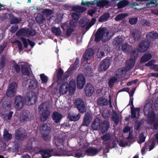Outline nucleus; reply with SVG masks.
Wrapping results in <instances>:
<instances>
[{
    "mask_svg": "<svg viewBox=\"0 0 158 158\" xmlns=\"http://www.w3.org/2000/svg\"><path fill=\"white\" fill-rule=\"evenodd\" d=\"M64 73V71L61 68H59L56 71L57 82L58 85L61 84L63 82V77L62 76Z\"/></svg>",
    "mask_w": 158,
    "mask_h": 158,
    "instance_id": "obj_21",
    "label": "nucleus"
},
{
    "mask_svg": "<svg viewBox=\"0 0 158 158\" xmlns=\"http://www.w3.org/2000/svg\"><path fill=\"white\" fill-rule=\"evenodd\" d=\"M100 120L98 118H96L91 124V128L93 130H98L100 129Z\"/></svg>",
    "mask_w": 158,
    "mask_h": 158,
    "instance_id": "obj_25",
    "label": "nucleus"
},
{
    "mask_svg": "<svg viewBox=\"0 0 158 158\" xmlns=\"http://www.w3.org/2000/svg\"><path fill=\"white\" fill-rule=\"evenodd\" d=\"M76 87H72L69 86L68 90L70 94L72 95L74 94L76 89Z\"/></svg>",
    "mask_w": 158,
    "mask_h": 158,
    "instance_id": "obj_62",
    "label": "nucleus"
},
{
    "mask_svg": "<svg viewBox=\"0 0 158 158\" xmlns=\"http://www.w3.org/2000/svg\"><path fill=\"white\" fill-rule=\"evenodd\" d=\"M152 56L151 53L146 52L144 54L141 58L140 62L143 64L148 61L152 58Z\"/></svg>",
    "mask_w": 158,
    "mask_h": 158,
    "instance_id": "obj_26",
    "label": "nucleus"
},
{
    "mask_svg": "<svg viewBox=\"0 0 158 158\" xmlns=\"http://www.w3.org/2000/svg\"><path fill=\"white\" fill-rule=\"evenodd\" d=\"M135 63V60L132 58H130L126 61L125 69L127 71H128L132 68Z\"/></svg>",
    "mask_w": 158,
    "mask_h": 158,
    "instance_id": "obj_23",
    "label": "nucleus"
},
{
    "mask_svg": "<svg viewBox=\"0 0 158 158\" xmlns=\"http://www.w3.org/2000/svg\"><path fill=\"white\" fill-rule=\"evenodd\" d=\"M20 39L23 44L24 47L27 48L28 45L26 38L22 37L20 38Z\"/></svg>",
    "mask_w": 158,
    "mask_h": 158,
    "instance_id": "obj_61",
    "label": "nucleus"
},
{
    "mask_svg": "<svg viewBox=\"0 0 158 158\" xmlns=\"http://www.w3.org/2000/svg\"><path fill=\"white\" fill-rule=\"evenodd\" d=\"M21 72L23 75L29 76L30 73L28 67L25 65H22L21 66Z\"/></svg>",
    "mask_w": 158,
    "mask_h": 158,
    "instance_id": "obj_34",
    "label": "nucleus"
},
{
    "mask_svg": "<svg viewBox=\"0 0 158 158\" xmlns=\"http://www.w3.org/2000/svg\"><path fill=\"white\" fill-rule=\"evenodd\" d=\"M45 19L44 16L41 14H38L35 19L36 22L40 24L44 23Z\"/></svg>",
    "mask_w": 158,
    "mask_h": 158,
    "instance_id": "obj_36",
    "label": "nucleus"
},
{
    "mask_svg": "<svg viewBox=\"0 0 158 158\" xmlns=\"http://www.w3.org/2000/svg\"><path fill=\"white\" fill-rule=\"evenodd\" d=\"M40 78L42 83H45L47 82L48 80V77L44 74H41Z\"/></svg>",
    "mask_w": 158,
    "mask_h": 158,
    "instance_id": "obj_52",
    "label": "nucleus"
},
{
    "mask_svg": "<svg viewBox=\"0 0 158 158\" xmlns=\"http://www.w3.org/2000/svg\"><path fill=\"white\" fill-rule=\"evenodd\" d=\"M52 30L54 34L56 36H60L61 31L60 27H53Z\"/></svg>",
    "mask_w": 158,
    "mask_h": 158,
    "instance_id": "obj_44",
    "label": "nucleus"
},
{
    "mask_svg": "<svg viewBox=\"0 0 158 158\" xmlns=\"http://www.w3.org/2000/svg\"><path fill=\"white\" fill-rule=\"evenodd\" d=\"M62 84L59 90L60 94L63 95L66 94L68 91L69 85L66 81H63Z\"/></svg>",
    "mask_w": 158,
    "mask_h": 158,
    "instance_id": "obj_18",
    "label": "nucleus"
},
{
    "mask_svg": "<svg viewBox=\"0 0 158 158\" xmlns=\"http://www.w3.org/2000/svg\"><path fill=\"white\" fill-rule=\"evenodd\" d=\"M119 146L122 147H125L128 145V143L124 140H119L117 141Z\"/></svg>",
    "mask_w": 158,
    "mask_h": 158,
    "instance_id": "obj_55",
    "label": "nucleus"
},
{
    "mask_svg": "<svg viewBox=\"0 0 158 158\" xmlns=\"http://www.w3.org/2000/svg\"><path fill=\"white\" fill-rule=\"evenodd\" d=\"M79 66V59L78 57L76 58L75 61L73 63L72 66L73 69L75 70Z\"/></svg>",
    "mask_w": 158,
    "mask_h": 158,
    "instance_id": "obj_58",
    "label": "nucleus"
},
{
    "mask_svg": "<svg viewBox=\"0 0 158 158\" xmlns=\"http://www.w3.org/2000/svg\"><path fill=\"white\" fill-rule=\"evenodd\" d=\"M52 119L56 123H59L63 117L62 115L56 111H54L52 114Z\"/></svg>",
    "mask_w": 158,
    "mask_h": 158,
    "instance_id": "obj_24",
    "label": "nucleus"
},
{
    "mask_svg": "<svg viewBox=\"0 0 158 158\" xmlns=\"http://www.w3.org/2000/svg\"><path fill=\"white\" fill-rule=\"evenodd\" d=\"M105 34V32L104 29H98L94 35L95 37V41L96 42H98L101 40H102Z\"/></svg>",
    "mask_w": 158,
    "mask_h": 158,
    "instance_id": "obj_13",
    "label": "nucleus"
},
{
    "mask_svg": "<svg viewBox=\"0 0 158 158\" xmlns=\"http://www.w3.org/2000/svg\"><path fill=\"white\" fill-rule=\"evenodd\" d=\"M14 106L17 110L20 111L23 106V97L18 95L15 96L14 98Z\"/></svg>",
    "mask_w": 158,
    "mask_h": 158,
    "instance_id": "obj_6",
    "label": "nucleus"
},
{
    "mask_svg": "<svg viewBox=\"0 0 158 158\" xmlns=\"http://www.w3.org/2000/svg\"><path fill=\"white\" fill-rule=\"evenodd\" d=\"M110 127V123L108 121L105 120L100 123V129L103 133L107 132Z\"/></svg>",
    "mask_w": 158,
    "mask_h": 158,
    "instance_id": "obj_20",
    "label": "nucleus"
},
{
    "mask_svg": "<svg viewBox=\"0 0 158 158\" xmlns=\"http://www.w3.org/2000/svg\"><path fill=\"white\" fill-rule=\"evenodd\" d=\"M91 118V117L90 114L88 113H86L84 118L82 125L83 126H88L90 122Z\"/></svg>",
    "mask_w": 158,
    "mask_h": 158,
    "instance_id": "obj_31",
    "label": "nucleus"
},
{
    "mask_svg": "<svg viewBox=\"0 0 158 158\" xmlns=\"http://www.w3.org/2000/svg\"><path fill=\"white\" fill-rule=\"evenodd\" d=\"M53 151L52 149H40L37 153L41 154L43 158H48L52 156L51 154Z\"/></svg>",
    "mask_w": 158,
    "mask_h": 158,
    "instance_id": "obj_14",
    "label": "nucleus"
},
{
    "mask_svg": "<svg viewBox=\"0 0 158 158\" xmlns=\"http://www.w3.org/2000/svg\"><path fill=\"white\" fill-rule=\"evenodd\" d=\"M124 40L121 37H118L114 39V44L117 46H120L122 44Z\"/></svg>",
    "mask_w": 158,
    "mask_h": 158,
    "instance_id": "obj_40",
    "label": "nucleus"
},
{
    "mask_svg": "<svg viewBox=\"0 0 158 158\" xmlns=\"http://www.w3.org/2000/svg\"><path fill=\"white\" fill-rule=\"evenodd\" d=\"M74 103L80 113H83L85 112L86 109L83 100L80 98H77L75 100Z\"/></svg>",
    "mask_w": 158,
    "mask_h": 158,
    "instance_id": "obj_7",
    "label": "nucleus"
},
{
    "mask_svg": "<svg viewBox=\"0 0 158 158\" xmlns=\"http://www.w3.org/2000/svg\"><path fill=\"white\" fill-rule=\"evenodd\" d=\"M145 137L144 136L143 133H141L139 137V143H141L145 141Z\"/></svg>",
    "mask_w": 158,
    "mask_h": 158,
    "instance_id": "obj_63",
    "label": "nucleus"
},
{
    "mask_svg": "<svg viewBox=\"0 0 158 158\" xmlns=\"http://www.w3.org/2000/svg\"><path fill=\"white\" fill-rule=\"evenodd\" d=\"M130 54L131 58H132L133 59L136 60V59L138 57V52L136 49L133 50L131 51L130 52Z\"/></svg>",
    "mask_w": 158,
    "mask_h": 158,
    "instance_id": "obj_45",
    "label": "nucleus"
},
{
    "mask_svg": "<svg viewBox=\"0 0 158 158\" xmlns=\"http://www.w3.org/2000/svg\"><path fill=\"white\" fill-rule=\"evenodd\" d=\"M128 14L125 13H122L118 15L115 18V20L116 21H120L128 16Z\"/></svg>",
    "mask_w": 158,
    "mask_h": 158,
    "instance_id": "obj_42",
    "label": "nucleus"
},
{
    "mask_svg": "<svg viewBox=\"0 0 158 158\" xmlns=\"http://www.w3.org/2000/svg\"><path fill=\"white\" fill-rule=\"evenodd\" d=\"M49 108V105L46 102H43L39 106L38 109L41 114L40 118L41 122H45L49 116L50 112Z\"/></svg>",
    "mask_w": 158,
    "mask_h": 158,
    "instance_id": "obj_2",
    "label": "nucleus"
},
{
    "mask_svg": "<svg viewBox=\"0 0 158 158\" xmlns=\"http://www.w3.org/2000/svg\"><path fill=\"white\" fill-rule=\"evenodd\" d=\"M93 55L94 51L93 49L91 48L87 49L83 56L84 61H86L91 58Z\"/></svg>",
    "mask_w": 158,
    "mask_h": 158,
    "instance_id": "obj_22",
    "label": "nucleus"
},
{
    "mask_svg": "<svg viewBox=\"0 0 158 158\" xmlns=\"http://www.w3.org/2000/svg\"><path fill=\"white\" fill-rule=\"evenodd\" d=\"M112 118L115 124H118V123L119 122V118L117 113H115V114L113 116Z\"/></svg>",
    "mask_w": 158,
    "mask_h": 158,
    "instance_id": "obj_59",
    "label": "nucleus"
},
{
    "mask_svg": "<svg viewBox=\"0 0 158 158\" xmlns=\"http://www.w3.org/2000/svg\"><path fill=\"white\" fill-rule=\"evenodd\" d=\"M43 13L47 17H48L51 15L52 12V10L49 9H46L43 10Z\"/></svg>",
    "mask_w": 158,
    "mask_h": 158,
    "instance_id": "obj_56",
    "label": "nucleus"
},
{
    "mask_svg": "<svg viewBox=\"0 0 158 158\" xmlns=\"http://www.w3.org/2000/svg\"><path fill=\"white\" fill-rule=\"evenodd\" d=\"M21 21V19L20 18H17L15 17H14L10 21V23L11 24H18Z\"/></svg>",
    "mask_w": 158,
    "mask_h": 158,
    "instance_id": "obj_48",
    "label": "nucleus"
},
{
    "mask_svg": "<svg viewBox=\"0 0 158 158\" xmlns=\"http://www.w3.org/2000/svg\"><path fill=\"white\" fill-rule=\"evenodd\" d=\"M129 4V2L127 0H123L118 2L117 6L118 9H121L127 6Z\"/></svg>",
    "mask_w": 158,
    "mask_h": 158,
    "instance_id": "obj_37",
    "label": "nucleus"
},
{
    "mask_svg": "<svg viewBox=\"0 0 158 158\" xmlns=\"http://www.w3.org/2000/svg\"><path fill=\"white\" fill-rule=\"evenodd\" d=\"M111 136L110 134L106 133L101 137V138L105 141H107L110 139Z\"/></svg>",
    "mask_w": 158,
    "mask_h": 158,
    "instance_id": "obj_51",
    "label": "nucleus"
},
{
    "mask_svg": "<svg viewBox=\"0 0 158 158\" xmlns=\"http://www.w3.org/2000/svg\"><path fill=\"white\" fill-rule=\"evenodd\" d=\"M147 40L149 41L152 40H154L158 39V34L156 32L151 31L147 33L146 35Z\"/></svg>",
    "mask_w": 158,
    "mask_h": 158,
    "instance_id": "obj_28",
    "label": "nucleus"
},
{
    "mask_svg": "<svg viewBox=\"0 0 158 158\" xmlns=\"http://www.w3.org/2000/svg\"><path fill=\"white\" fill-rule=\"evenodd\" d=\"M6 57L5 55H2L0 58V68H3L4 67L6 62Z\"/></svg>",
    "mask_w": 158,
    "mask_h": 158,
    "instance_id": "obj_41",
    "label": "nucleus"
},
{
    "mask_svg": "<svg viewBox=\"0 0 158 158\" xmlns=\"http://www.w3.org/2000/svg\"><path fill=\"white\" fill-rule=\"evenodd\" d=\"M84 90L85 95L90 97L93 94L94 88L90 83H88L86 85Z\"/></svg>",
    "mask_w": 158,
    "mask_h": 158,
    "instance_id": "obj_15",
    "label": "nucleus"
},
{
    "mask_svg": "<svg viewBox=\"0 0 158 158\" xmlns=\"http://www.w3.org/2000/svg\"><path fill=\"white\" fill-rule=\"evenodd\" d=\"M20 33V34H26L27 35L32 36H34L36 34V32L35 29H22L18 31L17 33Z\"/></svg>",
    "mask_w": 158,
    "mask_h": 158,
    "instance_id": "obj_17",
    "label": "nucleus"
},
{
    "mask_svg": "<svg viewBox=\"0 0 158 158\" xmlns=\"http://www.w3.org/2000/svg\"><path fill=\"white\" fill-rule=\"evenodd\" d=\"M77 84L78 89H82L86 83V79L83 75L80 74L77 76Z\"/></svg>",
    "mask_w": 158,
    "mask_h": 158,
    "instance_id": "obj_9",
    "label": "nucleus"
},
{
    "mask_svg": "<svg viewBox=\"0 0 158 158\" xmlns=\"http://www.w3.org/2000/svg\"><path fill=\"white\" fill-rule=\"evenodd\" d=\"M68 117L71 121H76L78 120L80 118L78 115H71L70 114H69L68 115Z\"/></svg>",
    "mask_w": 158,
    "mask_h": 158,
    "instance_id": "obj_49",
    "label": "nucleus"
},
{
    "mask_svg": "<svg viewBox=\"0 0 158 158\" xmlns=\"http://www.w3.org/2000/svg\"><path fill=\"white\" fill-rule=\"evenodd\" d=\"M110 16L109 13H105L99 17L98 20L99 22L102 23L106 22L108 20Z\"/></svg>",
    "mask_w": 158,
    "mask_h": 158,
    "instance_id": "obj_32",
    "label": "nucleus"
},
{
    "mask_svg": "<svg viewBox=\"0 0 158 158\" xmlns=\"http://www.w3.org/2000/svg\"><path fill=\"white\" fill-rule=\"evenodd\" d=\"M71 75V70L68 69L67 71L65 72L63 76V82L65 81V80L69 77Z\"/></svg>",
    "mask_w": 158,
    "mask_h": 158,
    "instance_id": "obj_57",
    "label": "nucleus"
},
{
    "mask_svg": "<svg viewBox=\"0 0 158 158\" xmlns=\"http://www.w3.org/2000/svg\"><path fill=\"white\" fill-rule=\"evenodd\" d=\"M38 143V142L35 141H33V142H30L28 143V144H30V146L28 147L27 149L29 150H31L32 152H35V153L38 154L37 152L38 151L41 149V147H39L38 146H37L36 145L35 146H34L33 145V144H34L36 145Z\"/></svg>",
    "mask_w": 158,
    "mask_h": 158,
    "instance_id": "obj_19",
    "label": "nucleus"
},
{
    "mask_svg": "<svg viewBox=\"0 0 158 158\" xmlns=\"http://www.w3.org/2000/svg\"><path fill=\"white\" fill-rule=\"evenodd\" d=\"M110 61L108 59H105L101 61L99 66V71L100 72L106 71L109 68Z\"/></svg>",
    "mask_w": 158,
    "mask_h": 158,
    "instance_id": "obj_10",
    "label": "nucleus"
},
{
    "mask_svg": "<svg viewBox=\"0 0 158 158\" xmlns=\"http://www.w3.org/2000/svg\"><path fill=\"white\" fill-rule=\"evenodd\" d=\"M152 106L151 103L148 102L145 105L143 110L145 114L147 115L148 123H153L156 120V115L153 111Z\"/></svg>",
    "mask_w": 158,
    "mask_h": 158,
    "instance_id": "obj_1",
    "label": "nucleus"
},
{
    "mask_svg": "<svg viewBox=\"0 0 158 158\" xmlns=\"http://www.w3.org/2000/svg\"><path fill=\"white\" fill-rule=\"evenodd\" d=\"M37 83L34 80H30L29 88L31 91L35 89L37 87Z\"/></svg>",
    "mask_w": 158,
    "mask_h": 158,
    "instance_id": "obj_35",
    "label": "nucleus"
},
{
    "mask_svg": "<svg viewBox=\"0 0 158 158\" xmlns=\"http://www.w3.org/2000/svg\"><path fill=\"white\" fill-rule=\"evenodd\" d=\"M30 113L27 110H23L20 114L19 119L22 123H26L29 121Z\"/></svg>",
    "mask_w": 158,
    "mask_h": 158,
    "instance_id": "obj_11",
    "label": "nucleus"
},
{
    "mask_svg": "<svg viewBox=\"0 0 158 158\" xmlns=\"http://www.w3.org/2000/svg\"><path fill=\"white\" fill-rule=\"evenodd\" d=\"M26 134L25 132H22L19 131H18L15 135V138L18 140H23Z\"/></svg>",
    "mask_w": 158,
    "mask_h": 158,
    "instance_id": "obj_33",
    "label": "nucleus"
},
{
    "mask_svg": "<svg viewBox=\"0 0 158 158\" xmlns=\"http://www.w3.org/2000/svg\"><path fill=\"white\" fill-rule=\"evenodd\" d=\"M131 36L134 41L139 40L141 36V33L140 31L138 29H135L131 33Z\"/></svg>",
    "mask_w": 158,
    "mask_h": 158,
    "instance_id": "obj_29",
    "label": "nucleus"
},
{
    "mask_svg": "<svg viewBox=\"0 0 158 158\" xmlns=\"http://www.w3.org/2000/svg\"><path fill=\"white\" fill-rule=\"evenodd\" d=\"M99 151L96 148L89 147L85 150V153L87 156H93L96 155Z\"/></svg>",
    "mask_w": 158,
    "mask_h": 158,
    "instance_id": "obj_16",
    "label": "nucleus"
},
{
    "mask_svg": "<svg viewBox=\"0 0 158 158\" xmlns=\"http://www.w3.org/2000/svg\"><path fill=\"white\" fill-rule=\"evenodd\" d=\"M3 135L4 139L7 141L10 140L12 136V135L9 133L8 131L6 129H5L4 130Z\"/></svg>",
    "mask_w": 158,
    "mask_h": 158,
    "instance_id": "obj_43",
    "label": "nucleus"
},
{
    "mask_svg": "<svg viewBox=\"0 0 158 158\" xmlns=\"http://www.w3.org/2000/svg\"><path fill=\"white\" fill-rule=\"evenodd\" d=\"M15 42L18 45L19 49L20 50L22 51L23 50V49L22 47V44L21 43L19 40H16Z\"/></svg>",
    "mask_w": 158,
    "mask_h": 158,
    "instance_id": "obj_64",
    "label": "nucleus"
},
{
    "mask_svg": "<svg viewBox=\"0 0 158 158\" xmlns=\"http://www.w3.org/2000/svg\"><path fill=\"white\" fill-rule=\"evenodd\" d=\"M97 6L98 7L103 8L106 6H110V5L109 2L107 0H101L96 1Z\"/></svg>",
    "mask_w": 158,
    "mask_h": 158,
    "instance_id": "obj_30",
    "label": "nucleus"
},
{
    "mask_svg": "<svg viewBox=\"0 0 158 158\" xmlns=\"http://www.w3.org/2000/svg\"><path fill=\"white\" fill-rule=\"evenodd\" d=\"M12 104L10 101H4L2 104V107L5 110H8L10 109L11 107Z\"/></svg>",
    "mask_w": 158,
    "mask_h": 158,
    "instance_id": "obj_39",
    "label": "nucleus"
},
{
    "mask_svg": "<svg viewBox=\"0 0 158 158\" xmlns=\"http://www.w3.org/2000/svg\"><path fill=\"white\" fill-rule=\"evenodd\" d=\"M97 105L100 106H103L108 105V102L107 99L103 97H100L97 99Z\"/></svg>",
    "mask_w": 158,
    "mask_h": 158,
    "instance_id": "obj_27",
    "label": "nucleus"
},
{
    "mask_svg": "<svg viewBox=\"0 0 158 158\" xmlns=\"http://www.w3.org/2000/svg\"><path fill=\"white\" fill-rule=\"evenodd\" d=\"M40 130L43 139L45 141L50 140L51 137L49 136V135L51 131V127L48 126L47 124L44 123L41 126Z\"/></svg>",
    "mask_w": 158,
    "mask_h": 158,
    "instance_id": "obj_3",
    "label": "nucleus"
},
{
    "mask_svg": "<svg viewBox=\"0 0 158 158\" xmlns=\"http://www.w3.org/2000/svg\"><path fill=\"white\" fill-rule=\"evenodd\" d=\"M117 80V79L115 77L111 78L108 82L109 87L112 88L114 86V83L116 82Z\"/></svg>",
    "mask_w": 158,
    "mask_h": 158,
    "instance_id": "obj_47",
    "label": "nucleus"
},
{
    "mask_svg": "<svg viewBox=\"0 0 158 158\" xmlns=\"http://www.w3.org/2000/svg\"><path fill=\"white\" fill-rule=\"evenodd\" d=\"M18 85L16 83L13 82L10 83L8 85L6 90V96L10 98L14 96L16 92V89Z\"/></svg>",
    "mask_w": 158,
    "mask_h": 158,
    "instance_id": "obj_5",
    "label": "nucleus"
},
{
    "mask_svg": "<svg viewBox=\"0 0 158 158\" xmlns=\"http://www.w3.org/2000/svg\"><path fill=\"white\" fill-rule=\"evenodd\" d=\"M151 44V42L147 40H142L137 45V51L141 53L146 52L149 49Z\"/></svg>",
    "mask_w": 158,
    "mask_h": 158,
    "instance_id": "obj_4",
    "label": "nucleus"
},
{
    "mask_svg": "<svg viewBox=\"0 0 158 158\" xmlns=\"http://www.w3.org/2000/svg\"><path fill=\"white\" fill-rule=\"evenodd\" d=\"M37 97L35 93L33 91L27 93L25 97L26 101L30 102L31 105L35 103L37 101Z\"/></svg>",
    "mask_w": 158,
    "mask_h": 158,
    "instance_id": "obj_8",
    "label": "nucleus"
},
{
    "mask_svg": "<svg viewBox=\"0 0 158 158\" xmlns=\"http://www.w3.org/2000/svg\"><path fill=\"white\" fill-rule=\"evenodd\" d=\"M106 35L104 36V38L102 39V41L104 42H106L107 41L110 40V39L112 37V36H111L109 35L110 32L109 31H107L106 32Z\"/></svg>",
    "mask_w": 158,
    "mask_h": 158,
    "instance_id": "obj_50",
    "label": "nucleus"
},
{
    "mask_svg": "<svg viewBox=\"0 0 158 158\" xmlns=\"http://www.w3.org/2000/svg\"><path fill=\"white\" fill-rule=\"evenodd\" d=\"M138 22V18H131L129 19V23L131 25L136 24Z\"/></svg>",
    "mask_w": 158,
    "mask_h": 158,
    "instance_id": "obj_54",
    "label": "nucleus"
},
{
    "mask_svg": "<svg viewBox=\"0 0 158 158\" xmlns=\"http://www.w3.org/2000/svg\"><path fill=\"white\" fill-rule=\"evenodd\" d=\"M133 98H130V102L131 105V117L132 118H137L136 117V113H137L138 114H139L140 108L139 107L135 108L134 107L133 105Z\"/></svg>",
    "mask_w": 158,
    "mask_h": 158,
    "instance_id": "obj_12",
    "label": "nucleus"
},
{
    "mask_svg": "<svg viewBox=\"0 0 158 158\" xmlns=\"http://www.w3.org/2000/svg\"><path fill=\"white\" fill-rule=\"evenodd\" d=\"M11 63L13 64V67L17 73H19L20 71V66L18 64L15 60H12Z\"/></svg>",
    "mask_w": 158,
    "mask_h": 158,
    "instance_id": "obj_46",
    "label": "nucleus"
},
{
    "mask_svg": "<svg viewBox=\"0 0 158 158\" xmlns=\"http://www.w3.org/2000/svg\"><path fill=\"white\" fill-rule=\"evenodd\" d=\"M122 49L125 52L129 53L131 50V47L127 44H123L122 45Z\"/></svg>",
    "mask_w": 158,
    "mask_h": 158,
    "instance_id": "obj_38",
    "label": "nucleus"
},
{
    "mask_svg": "<svg viewBox=\"0 0 158 158\" xmlns=\"http://www.w3.org/2000/svg\"><path fill=\"white\" fill-rule=\"evenodd\" d=\"M75 31L74 29L73 28L71 27H69L68 28L66 31V35L67 36V37L68 38L69 37L73 32Z\"/></svg>",
    "mask_w": 158,
    "mask_h": 158,
    "instance_id": "obj_53",
    "label": "nucleus"
},
{
    "mask_svg": "<svg viewBox=\"0 0 158 158\" xmlns=\"http://www.w3.org/2000/svg\"><path fill=\"white\" fill-rule=\"evenodd\" d=\"M156 143L155 141L152 140L150 141V144L149 146V151H151L155 147Z\"/></svg>",
    "mask_w": 158,
    "mask_h": 158,
    "instance_id": "obj_60",
    "label": "nucleus"
}]
</instances>
